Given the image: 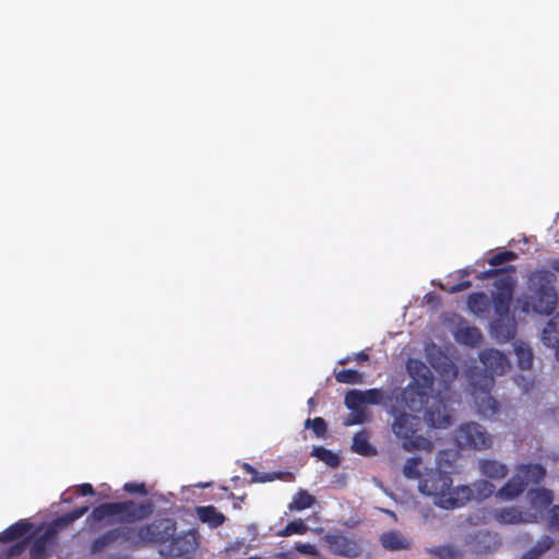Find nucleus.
I'll list each match as a JSON object with an SVG mask.
<instances>
[{"label": "nucleus", "instance_id": "12", "mask_svg": "<svg viewBox=\"0 0 559 559\" xmlns=\"http://www.w3.org/2000/svg\"><path fill=\"white\" fill-rule=\"evenodd\" d=\"M381 545L391 551L405 550L411 547V542L399 531L384 532L380 536Z\"/></svg>", "mask_w": 559, "mask_h": 559}, {"label": "nucleus", "instance_id": "38", "mask_svg": "<svg viewBox=\"0 0 559 559\" xmlns=\"http://www.w3.org/2000/svg\"><path fill=\"white\" fill-rule=\"evenodd\" d=\"M543 550L539 549H532L527 554H525L522 559H537Z\"/></svg>", "mask_w": 559, "mask_h": 559}, {"label": "nucleus", "instance_id": "45", "mask_svg": "<svg viewBox=\"0 0 559 559\" xmlns=\"http://www.w3.org/2000/svg\"><path fill=\"white\" fill-rule=\"evenodd\" d=\"M554 269L559 272V260L554 263Z\"/></svg>", "mask_w": 559, "mask_h": 559}, {"label": "nucleus", "instance_id": "18", "mask_svg": "<svg viewBox=\"0 0 559 559\" xmlns=\"http://www.w3.org/2000/svg\"><path fill=\"white\" fill-rule=\"evenodd\" d=\"M479 471L483 475L491 479H501L508 473L506 465L492 460L480 461Z\"/></svg>", "mask_w": 559, "mask_h": 559}, {"label": "nucleus", "instance_id": "21", "mask_svg": "<svg viewBox=\"0 0 559 559\" xmlns=\"http://www.w3.org/2000/svg\"><path fill=\"white\" fill-rule=\"evenodd\" d=\"M467 306L473 313L483 316L489 306L488 298L483 293L473 294L468 298Z\"/></svg>", "mask_w": 559, "mask_h": 559}, {"label": "nucleus", "instance_id": "32", "mask_svg": "<svg viewBox=\"0 0 559 559\" xmlns=\"http://www.w3.org/2000/svg\"><path fill=\"white\" fill-rule=\"evenodd\" d=\"M296 550L297 552L309 556L312 559H322L317 548L311 544L299 543L296 545Z\"/></svg>", "mask_w": 559, "mask_h": 559}, {"label": "nucleus", "instance_id": "6", "mask_svg": "<svg viewBox=\"0 0 559 559\" xmlns=\"http://www.w3.org/2000/svg\"><path fill=\"white\" fill-rule=\"evenodd\" d=\"M552 492L545 488H536L527 491L524 504L521 509H502L495 518L502 524H516L536 522L544 516L545 509L551 503Z\"/></svg>", "mask_w": 559, "mask_h": 559}, {"label": "nucleus", "instance_id": "5", "mask_svg": "<svg viewBox=\"0 0 559 559\" xmlns=\"http://www.w3.org/2000/svg\"><path fill=\"white\" fill-rule=\"evenodd\" d=\"M515 281L510 275H502L497 282L498 289L493 299L495 319L490 322L493 336L501 342L511 340L515 335V321L509 313V304Z\"/></svg>", "mask_w": 559, "mask_h": 559}, {"label": "nucleus", "instance_id": "41", "mask_svg": "<svg viewBox=\"0 0 559 559\" xmlns=\"http://www.w3.org/2000/svg\"><path fill=\"white\" fill-rule=\"evenodd\" d=\"M277 558L280 559H296L297 556L295 552L293 551H289V552H282V554H278L277 555Z\"/></svg>", "mask_w": 559, "mask_h": 559}, {"label": "nucleus", "instance_id": "10", "mask_svg": "<svg viewBox=\"0 0 559 559\" xmlns=\"http://www.w3.org/2000/svg\"><path fill=\"white\" fill-rule=\"evenodd\" d=\"M329 549L335 555H342L348 558L359 556L361 549L358 544L347 537L333 535L325 538Z\"/></svg>", "mask_w": 559, "mask_h": 559}, {"label": "nucleus", "instance_id": "16", "mask_svg": "<svg viewBox=\"0 0 559 559\" xmlns=\"http://www.w3.org/2000/svg\"><path fill=\"white\" fill-rule=\"evenodd\" d=\"M524 481L516 474L513 476L497 493V498L501 500H512L524 490Z\"/></svg>", "mask_w": 559, "mask_h": 559}, {"label": "nucleus", "instance_id": "15", "mask_svg": "<svg viewBox=\"0 0 559 559\" xmlns=\"http://www.w3.org/2000/svg\"><path fill=\"white\" fill-rule=\"evenodd\" d=\"M543 342L546 346L556 348V357L559 360V314L547 323L543 331Z\"/></svg>", "mask_w": 559, "mask_h": 559}, {"label": "nucleus", "instance_id": "36", "mask_svg": "<svg viewBox=\"0 0 559 559\" xmlns=\"http://www.w3.org/2000/svg\"><path fill=\"white\" fill-rule=\"evenodd\" d=\"M124 489L128 491V492H140V493H145V489H144V485L143 484H133V483H128L124 485Z\"/></svg>", "mask_w": 559, "mask_h": 559}, {"label": "nucleus", "instance_id": "2", "mask_svg": "<svg viewBox=\"0 0 559 559\" xmlns=\"http://www.w3.org/2000/svg\"><path fill=\"white\" fill-rule=\"evenodd\" d=\"M86 512L87 507H83L47 526L37 528H34L27 521H21L12 525L3 533L7 542L0 547V559H23L21 557L27 549L31 559H44L53 545L58 531L80 519Z\"/></svg>", "mask_w": 559, "mask_h": 559}, {"label": "nucleus", "instance_id": "35", "mask_svg": "<svg viewBox=\"0 0 559 559\" xmlns=\"http://www.w3.org/2000/svg\"><path fill=\"white\" fill-rule=\"evenodd\" d=\"M514 258V254L512 252H502L493 255L489 259V263L492 265L500 264L504 261L512 260Z\"/></svg>", "mask_w": 559, "mask_h": 559}, {"label": "nucleus", "instance_id": "20", "mask_svg": "<svg viewBox=\"0 0 559 559\" xmlns=\"http://www.w3.org/2000/svg\"><path fill=\"white\" fill-rule=\"evenodd\" d=\"M129 508L130 504L128 503H107L94 509L92 516L95 520H103L106 516L129 511Z\"/></svg>", "mask_w": 559, "mask_h": 559}, {"label": "nucleus", "instance_id": "8", "mask_svg": "<svg viewBox=\"0 0 559 559\" xmlns=\"http://www.w3.org/2000/svg\"><path fill=\"white\" fill-rule=\"evenodd\" d=\"M455 440L461 448L474 450H485L492 444L491 437L476 423L460 426L455 433Z\"/></svg>", "mask_w": 559, "mask_h": 559}, {"label": "nucleus", "instance_id": "19", "mask_svg": "<svg viewBox=\"0 0 559 559\" xmlns=\"http://www.w3.org/2000/svg\"><path fill=\"white\" fill-rule=\"evenodd\" d=\"M316 503V498L310 495L307 490H298L292 498L287 508L289 511H304L311 508Z\"/></svg>", "mask_w": 559, "mask_h": 559}, {"label": "nucleus", "instance_id": "40", "mask_svg": "<svg viewBox=\"0 0 559 559\" xmlns=\"http://www.w3.org/2000/svg\"><path fill=\"white\" fill-rule=\"evenodd\" d=\"M469 286V283L467 282H463L456 286H453L450 292L451 293H454V292H459V290H463V289H466L467 287Z\"/></svg>", "mask_w": 559, "mask_h": 559}, {"label": "nucleus", "instance_id": "1", "mask_svg": "<svg viewBox=\"0 0 559 559\" xmlns=\"http://www.w3.org/2000/svg\"><path fill=\"white\" fill-rule=\"evenodd\" d=\"M407 370L412 381L392 411L394 416L392 431L402 441L404 449L429 451L432 449L431 441L416 436L420 426L418 414L426 406V420L436 429L447 428L451 423V414L440 401L439 395L429 394L433 390L428 367L417 359H409Z\"/></svg>", "mask_w": 559, "mask_h": 559}, {"label": "nucleus", "instance_id": "9", "mask_svg": "<svg viewBox=\"0 0 559 559\" xmlns=\"http://www.w3.org/2000/svg\"><path fill=\"white\" fill-rule=\"evenodd\" d=\"M384 395L379 389L370 390H352L345 396V405L347 408H365L367 405H379L382 403Z\"/></svg>", "mask_w": 559, "mask_h": 559}, {"label": "nucleus", "instance_id": "11", "mask_svg": "<svg viewBox=\"0 0 559 559\" xmlns=\"http://www.w3.org/2000/svg\"><path fill=\"white\" fill-rule=\"evenodd\" d=\"M173 526L168 521H160L139 531V538L143 542L163 540L173 534Z\"/></svg>", "mask_w": 559, "mask_h": 559}, {"label": "nucleus", "instance_id": "43", "mask_svg": "<svg viewBox=\"0 0 559 559\" xmlns=\"http://www.w3.org/2000/svg\"><path fill=\"white\" fill-rule=\"evenodd\" d=\"M367 358H368V356H367L365 353H358V354H356V356H355V359H356L357 361H364V360H366Z\"/></svg>", "mask_w": 559, "mask_h": 559}, {"label": "nucleus", "instance_id": "26", "mask_svg": "<svg viewBox=\"0 0 559 559\" xmlns=\"http://www.w3.org/2000/svg\"><path fill=\"white\" fill-rule=\"evenodd\" d=\"M472 490V499H485L489 497L493 492V485L486 480H479L473 484V487H469Z\"/></svg>", "mask_w": 559, "mask_h": 559}, {"label": "nucleus", "instance_id": "22", "mask_svg": "<svg viewBox=\"0 0 559 559\" xmlns=\"http://www.w3.org/2000/svg\"><path fill=\"white\" fill-rule=\"evenodd\" d=\"M521 479L525 478L527 481L537 483L545 476V469L538 465L521 466L518 471Z\"/></svg>", "mask_w": 559, "mask_h": 559}, {"label": "nucleus", "instance_id": "30", "mask_svg": "<svg viewBox=\"0 0 559 559\" xmlns=\"http://www.w3.org/2000/svg\"><path fill=\"white\" fill-rule=\"evenodd\" d=\"M349 409H350V414L344 420L345 426L358 425V424H362L367 420L368 415H367V412L365 411V408L357 407V408H349Z\"/></svg>", "mask_w": 559, "mask_h": 559}, {"label": "nucleus", "instance_id": "28", "mask_svg": "<svg viewBox=\"0 0 559 559\" xmlns=\"http://www.w3.org/2000/svg\"><path fill=\"white\" fill-rule=\"evenodd\" d=\"M335 379L340 383L355 384L362 382V376L358 371L352 369L336 372Z\"/></svg>", "mask_w": 559, "mask_h": 559}, {"label": "nucleus", "instance_id": "37", "mask_svg": "<svg viewBox=\"0 0 559 559\" xmlns=\"http://www.w3.org/2000/svg\"><path fill=\"white\" fill-rule=\"evenodd\" d=\"M78 490L83 496H87V495H93L94 493V489H93L91 484H82L81 486L78 487Z\"/></svg>", "mask_w": 559, "mask_h": 559}, {"label": "nucleus", "instance_id": "17", "mask_svg": "<svg viewBox=\"0 0 559 559\" xmlns=\"http://www.w3.org/2000/svg\"><path fill=\"white\" fill-rule=\"evenodd\" d=\"M197 514L203 523H206L211 527H217L226 520L225 515L212 506L197 508Z\"/></svg>", "mask_w": 559, "mask_h": 559}, {"label": "nucleus", "instance_id": "24", "mask_svg": "<svg viewBox=\"0 0 559 559\" xmlns=\"http://www.w3.org/2000/svg\"><path fill=\"white\" fill-rule=\"evenodd\" d=\"M514 350L520 368L522 370L531 369L533 365V354L531 348L525 344H516Z\"/></svg>", "mask_w": 559, "mask_h": 559}, {"label": "nucleus", "instance_id": "44", "mask_svg": "<svg viewBox=\"0 0 559 559\" xmlns=\"http://www.w3.org/2000/svg\"><path fill=\"white\" fill-rule=\"evenodd\" d=\"M384 512L388 513L389 515H391L394 520H396L394 512L389 511V510H385Z\"/></svg>", "mask_w": 559, "mask_h": 559}, {"label": "nucleus", "instance_id": "13", "mask_svg": "<svg viewBox=\"0 0 559 559\" xmlns=\"http://www.w3.org/2000/svg\"><path fill=\"white\" fill-rule=\"evenodd\" d=\"M435 350H436L435 346L427 348V354H428L429 358L431 359V364L439 371V373L441 374V377L443 378L444 381H449V380L453 379L456 376V371L454 370L453 364L450 361V359L447 356L442 355L441 353L439 354V356H440L439 359L438 360L435 359V357H433Z\"/></svg>", "mask_w": 559, "mask_h": 559}, {"label": "nucleus", "instance_id": "31", "mask_svg": "<svg viewBox=\"0 0 559 559\" xmlns=\"http://www.w3.org/2000/svg\"><path fill=\"white\" fill-rule=\"evenodd\" d=\"M306 428H311L317 437H323L326 432V424L321 417L314 419H307L305 421Z\"/></svg>", "mask_w": 559, "mask_h": 559}, {"label": "nucleus", "instance_id": "7", "mask_svg": "<svg viewBox=\"0 0 559 559\" xmlns=\"http://www.w3.org/2000/svg\"><path fill=\"white\" fill-rule=\"evenodd\" d=\"M555 275L548 271H538L530 277V288L535 293L532 301H524L523 312H536L539 314H549L556 307L557 295L552 287Z\"/></svg>", "mask_w": 559, "mask_h": 559}, {"label": "nucleus", "instance_id": "39", "mask_svg": "<svg viewBox=\"0 0 559 559\" xmlns=\"http://www.w3.org/2000/svg\"><path fill=\"white\" fill-rule=\"evenodd\" d=\"M151 512L150 510V507L148 506H140L139 507V510H138V513H139V518H142V516H145L147 515L148 513Z\"/></svg>", "mask_w": 559, "mask_h": 559}, {"label": "nucleus", "instance_id": "4", "mask_svg": "<svg viewBox=\"0 0 559 559\" xmlns=\"http://www.w3.org/2000/svg\"><path fill=\"white\" fill-rule=\"evenodd\" d=\"M480 361L485 368L486 374L480 382L477 381V374L472 372L469 374L471 384L474 388V399L478 411L488 416L496 411V402L488 394V390L493 384L495 376H502L509 371L511 364L509 359L497 349H486L479 355Z\"/></svg>", "mask_w": 559, "mask_h": 559}, {"label": "nucleus", "instance_id": "27", "mask_svg": "<svg viewBox=\"0 0 559 559\" xmlns=\"http://www.w3.org/2000/svg\"><path fill=\"white\" fill-rule=\"evenodd\" d=\"M311 454L312 456L324 462L329 466L334 467L338 465V457L325 448L314 447L311 451Z\"/></svg>", "mask_w": 559, "mask_h": 559}, {"label": "nucleus", "instance_id": "23", "mask_svg": "<svg viewBox=\"0 0 559 559\" xmlns=\"http://www.w3.org/2000/svg\"><path fill=\"white\" fill-rule=\"evenodd\" d=\"M247 469L252 474L251 480L253 483H267L273 481L275 479L292 480L294 478L292 473H259L249 466L247 467Z\"/></svg>", "mask_w": 559, "mask_h": 559}, {"label": "nucleus", "instance_id": "25", "mask_svg": "<svg viewBox=\"0 0 559 559\" xmlns=\"http://www.w3.org/2000/svg\"><path fill=\"white\" fill-rule=\"evenodd\" d=\"M353 450L361 455H370L374 452L365 432H359L354 436Z\"/></svg>", "mask_w": 559, "mask_h": 559}, {"label": "nucleus", "instance_id": "29", "mask_svg": "<svg viewBox=\"0 0 559 559\" xmlns=\"http://www.w3.org/2000/svg\"><path fill=\"white\" fill-rule=\"evenodd\" d=\"M420 461L417 460V459H411L408 460L405 465H404V468H403V473H404V476L407 477V478H419V480L425 477V475H423L420 473Z\"/></svg>", "mask_w": 559, "mask_h": 559}, {"label": "nucleus", "instance_id": "42", "mask_svg": "<svg viewBox=\"0 0 559 559\" xmlns=\"http://www.w3.org/2000/svg\"><path fill=\"white\" fill-rule=\"evenodd\" d=\"M290 535H292V533H290V531H289V526H288V524L285 526V528H284V530H282V531H280V532L277 533V536H281V537H286V536H290Z\"/></svg>", "mask_w": 559, "mask_h": 559}, {"label": "nucleus", "instance_id": "34", "mask_svg": "<svg viewBox=\"0 0 559 559\" xmlns=\"http://www.w3.org/2000/svg\"><path fill=\"white\" fill-rule=\"evenodd\" d=\"M548 524L559 528V506H554L548 512Z\"/></svg>", "mask_w": 559, "mask_h": 559}, {"label": "nucleus", "instance_id": "3", "mask_svg": "<svg viewBox=\"0 0 559 559\" xmlns=\"http://www.w3.org/2000/svg\"><path fill=\"white\" fill-rule=\"evenodd\" d=\"M420 493L432 499V502L442 509L453 510L465 506L471 501L472 490L469 486L453 487L452 478L439 469L429 471L419 480Z\"/></svg>", "mask_w": 559, "mask_h": 559}, {"label": "nucleus", "instance_id": "14", "mask_svg": "<svg viewBox=\"0 0 559 559\" xmlns=\"http://www.w3.org/2000/svg\"><path fill=\"white\" fill-rule=\"evenodd\" d=\"M453 335L457 343L467 346H476L481 341L480 331L474 326H469L466 323H462L453 333Z\"/></svg>", "mask_w": 559, "mask_h": 559}, {"label": "nucleus", "instance_id": "33", "mask_svg": "<svg viewBox=\"0 0 559 559\" xmlns=\"http://www.w3.org/2000/svg\"><path fill=\"white\" fill-rule=\"evenodd\" d=\"M288 526L292 535H304L308 531V526L300 519L289 522Z\"/></svg>", "mask_w": 559, "mask_h": 559}]
</instances>
